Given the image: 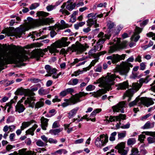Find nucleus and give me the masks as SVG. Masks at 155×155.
Masks as SVG:
<instances>
[{
    "instance_id": "nucleus-1",
    "label": "nucleus",
    "mask_w": 155,
    "mask_h": 155,
    "mask_svg": "<svg viewBox=\"0 0 155 155\" xmlns=\"http://www.w3.org/2000/svg\"><path fill=\"white\" fill-rule=\"evenodd\" d=\"M28 58L25 51L19 53L12 51L0 52V67L9 64H18Z\"/></svg>"
},
{
    "instance_id": "nucleus-2",
    "label": "nucleus",
    "mask_w": 155,
    "mask_h": 155,
    "mask_svg": "<svg viewBox=\"0 0 155 155\" xmlns=\"http://www.w3.org/2000/svg\"><path fill=\"white\" fill-rule=\"evenodd\" d=\"M117 78L119 77L114 74L107 73L105 77H103L99 78L97 80L98 83L100 84L99 86L102 87L104 89L100 90L93 93L92 96L97 97L106 93L107 91L110 89L111 86L114 84V81Z\"/></svg>"
},
{
    "instance_id": "nucleus-3",
    "label": "nucleus",
    "mask_w": 155,
    "mask_h": 155,
    "mask_svg": "<svg viewBox=\"0 0 155 155\" xmlns=\"http://www.w3.org/2000/svg\"><path fill=\"white\" fill-rule=\"evenodd\" d=\"M153 102L151 99L146 97L140 98L138 97L134 101L130 103L129 105L130 107H131L136 105L140 106L141 104H143L147 107H148L153 104Z\"/></svg>"
},
{
    "instance_id": "nucleus-4",
    "label": "nucleus",
    "mask_w": 155,
    "mask_h": 155,
    "mask_svg": "<svg viewBox=\"0 0 155 155\" xmlns=\"http://www.w3.org/2000/svg\"><path fill=\"white\" fill-rule=\"evenodd\" d=\"M103 16V14L97 15L96 13L94 14L93 13L88 14L87 16V18H88L87 21V26L91 27L93 25H94L95 28H97L99 26V24L97 23V20L96 19V17L101 18Z\"/></svg>"
},
{
    "instance_id": "nucleus-5",
    "label": "nucleus",
    "mask_w": 155,
    "mask_h": 155,
    "mask_svg": "<svg viewBox=\"0 0 155 155\" xmlns=\"http://www.w3.org/2000/svg\"><path fill=\"white\" fill-rule=\"evenodd\" d=\"M31 22L29 25L30 28H34L35 27L38 26L43 25H46L53 22V20L52 18H47L41 19H34L31 18Z\"/></svg>"
},
{
    "instance_id": "nucleus-6",
    "label": "nucleus",
    "mask_w": 155,
    "mask_h": 155,
    "mask_svg": "<svg viewBox=\"0 0 155 155\" xmlns=\"http://www.w3.org/2000/svg\"><path fill=\"white\" fill-rule=\"evenodd\" d=\"M133 66L130 63L123 62L120 66L116 67V69L121 75H126L130 70V67L132 68Z\"/></svg>"
},
{
    "instance_id": "nucleus-7",
    "label": "nucleus",
    "mask_w": 155,
    "mask_h": 155,
    "mask_svg": "<svg viewBox=\"0 0 155 155\" xmlns=\"http://www.w3.org/2000/svg\"><path fill=\"white\" fill-rule=\"evenodd\" d=\"M108 136L107 134H101L97 137L95 141V146L99 148L104 146L108 141Z\"/></svg>"
},
{
    "instance_id": "nucleus-8",
    "label": "nucleus",
    "mask_w": 155,
    "mask_h": 155,
    "mask_svg": "<svg viewBox=\"0 0 155 155\" xmlns=\"http://www.w3.org/2000/svg\"><path fill=\"white\" fill-rule=\"evenodd\" d=\"M88 47L89 46L87 44L84 45L79 43L76 45H72L71 50L72 52L75 51L77 54H80L85 51Z\"/></svg>"
},
{
    "instance_id": "nucleus-9",
    "label": "nucleus",
    "mask_w": 155,
    "mask_h": 155,
    "mask_svg": "<svg viewBox=\"0 0 155 155\" xmlns=\"http://www.w3.org/2000/svg\"><path fill=\"white\" fill-rule=\"evenodd\" d=\"M30 21L27 24L25 28H17L15 29V31H14V36L17 38H20L21 36V35L26 31L28 30L29 29L32 28H30V24L31 20V18H30Z\"/></svg>"
},
{
    "instance_id": "nucleus-10",
    "label": "nucleus",
    "mask_w": 155,
    "mask_h": 155,
    "mask_svg": "<svg viewBox=\"0 0 155 155\" xmlns=\"http://www.w3.org/2000/svg\"><path fill=\"white\" fill-rule=\"evenodd\" d=\"M149 76L146 77L145 78H141L139 80V83H134L132 84L133 88L136 91L138 90L142 86L143 83H147L150 80Z\"/></svg>"
},
{
    "instance_id": "nucleus-11",
    "label": "nucleus",
    "mask_w": 155,
    "mask_h": 155,
    "mask_svg": "<svg viewBox=\"0 0 155 155\" xmlns=\"http://www.w3.org/2000/svg\"><path fill=\"white\" fill-rule=\"evenodd\" d=\"M126 105V103L124 101H121L117 105L112 107L113 112H124V110Z\"/></svg>"
},
{
    "instance_id": "nucleus-12",
    "label": "nucleus",
    "mask_w": 155,
    "mask_h": 155,
    "mask_svg": "<svg viewBox=\"0 0 155 155\" xmlns=\"http://www.w3.org/2000/svg\"><path fill=\"white\" fill-rule=\"evenodd\" d=\"M45 68L46 70L47 74H46V76H51L53 78L55 77V73L57 72V70L55 68L52 67L49 65H46L45 66Z\"/></svg>"
},
{
    "instance_id": "nucleus-13",
    "label": "nucleus",
    "mask_w": 155,
    "mask_h": 155,
    "mask_svg": "<svg viewBox=\"0 0 155 155\" xmlns=\"http://www.w3.org/2000/svg\"><path fill=\"white\" fill-rule=\"evenodd\" d=\"M125 143L124 142L118 143L115 147V148L118 150V152L121 154V155H125L127 153V150L124 149Z\"/></svg>"
},
{
    "instance_id": "nucleus-14",
    "label": "nucleus",
    "mask_w": 155,
    "mask_h": 155,
    "mask_svg": "<svg viewBox=\"0 0 155 155\" xmlns=\"http://www.w3.org/2000/svg\"><path fill=\"white\" fill-rule=\"evenodd\" d=\"M87 94L84 92H80L78 94H76L75 95L71 97V100L74 104H76L80 101V98L84 96Z\"/></svg>"
},
{
    "instance_id": "nucleus-15",
    "label": "nucleus",
    "mask_w": 155,
    "mask_h": 155,
    "mask_svg": "<svg viewBox=\"0 0 155 155\" xmlns=\"http://www.w3.org/2000/svg\"><path fill=\"white\" fill-rule=\"evenodd\" d=\"M68 38L63 37L61 40H59L56 41L58 47L61 48L62 47L67 46L70 44V41H67Z\"/></svg>"
},
{
    "instance_id": "nucleus-16",
    "label": "nucleus",
    "mask_w": 155,
    "mask_h": 155,
    "mask_svg": "<svg viewBox=\"0 0 155 155\" xmlns=\"http://www.w3.org/2000/svg\"><path fill=\"white\" fill-rule=\"evenodd\" d=\"M47 50H40L33 52L32 56L35 58L37 60H38L40 57L43 56L44 53L47 51Z\"/></svg>"
},
{
    "instance_id": "nucleus-17",
    "label": "nucleus",
    "mask_w": 155,
    "mask_h": 155,
    "mask_svg": "<svg viewBox=\"0 0 155 155\" xmlns=\"http://www.w3.org/2000/svg\"><path fill=\"white\" fill-rule=\"evenodd\" d=\"M126 117V116L125 114H120L118 116H110L109 117V119L110 122L115 121H120L121 120L125 119Z\"/></svg>"
},
{
    "instance_id": "nucleus-18",
    "label": "nucleus",
    "mask_w": 155,
    "mask_h": 155,
    "mask_svg": "<svg viewBox=\"0 0 155 155\" xmlns=\"http://www.w3.org/2000/svg\"><path fill=\"white\" fill-rule=\"evenodd\" d=\"M29 96L25 101L24 104L28 107L33 108L35 105L34 101H35V98L32 96Z\"/></svg>"
},
{
    "instance_id": "nucleus-19",
    "label": "nucleus",
    "mask_w": 155,
    "mask_h": 155,
    "mask_svg": "<svg viewBox=\"0 0 155 155\" xmlns=\"http://www.w3.org/2000/svg\"><path fill=\"white\" fill-rule=\"evenodd\" d=\"M142 31V29L136 27L135 32L131 38V40L135 42L137 41L140 38V36L138 35Z\"/></svg>"
},
{
    "instance_id": "nucleus-20",
    "label": "nucleus",
    "mask_w": 155,
    "mask_h": 155,
    "mask_svg": "<svg viewBox=\"0 0 155 155\" xmlns=\"http://www.w3.org/2000/svg\"><path fill=\"white\" fill-rule=\"evenodd\" d=\"M57 48H59L58 47L57 44L55 42L52 44L50 46L48 47V49L51 53H54L55 55V53L59 52V51L57 49Z\"/></svg>"
},
{
    "instance_id": "nucleus-21",
    "label": "nucleus",
    "mask_w": 155,
    "mask_h": 155,
    "mask_svg": "<svg viewBox=\"0 0 155 155\" xmlns=\"http://www.w3.org/2000/svg\"><path fill=\"white\" fill-rule=\"evenodd\" d=\"M15 28L13 27L5 28L3 29L2 33L5 34L8 36H14Z\"/></svg>"
},
{
    "instance_id": "nucleus-22",
    "label": "nucleus",
    "mask_w": 155,
    "mask_h": 155,
    "mask_svg": "<svg viewBox=\"0 0 155 155\" xmlns=\"http://www.w3.org/2000/svg\"><path fill=\"white\" fill-rule=\"evenodd\" d=\"M26 149L23 148L18 150V155H37V152L35 153L31 151H26Z\"/></svg>"
},
{
    "instance_id": "nucleus-23",
    "label": "nucleus",
    "mask_w": 155,
    "mask_h": 155,
    "mask_svg": "<svg viewBox=\"0 0 155 155\" xmlns=\"http://www.w3.org/2000/svg\"><path fill=\"white\" fill-rule=\"evenodd\" d=\"M29 91L28 89H25L21 88L17 90L15 92V94L19 95L24 94L25 96H28Z\"/></svg>"
},
{
    "instance_id": "nucleus-24",
    "label": "nucleus",
    "mask_w": 155,
    "mask_h": 155,
    "mask_svg": "<svg viewBox=\"0 0 155 155\" xmlns=\"http://www.w3.org/2000/svg\"><path fill=\"white\" fill-rule=\"evenodd\" d=\"M48 119L42 117L41 119V126L42 129L44 130H46L48 125Z\"/></svg>"
},
{
    "instance_id": "nucleus-25",
    "label": "nucleus",
    "mask_w": 155,
    "mask_h": 155,
    "mask_svg": "<svg viewBox=\"0 0 155 155\" xmlns=\"http://www.w3.org/2000/svg\"><path fill=\"white\" fill-rule=\"evenodd\" d=\"M104 35V33L102 32H101L98 35V37L100 38L98 40L99 43H103L106 39H109L110 36L107 35Z\"/></svg>"
},
{
    "instance_id": "nucleus-26",
    "label": "nucleus",
    "mask_w": 155,
    "mask_h": 155,
    "mask_svg": "<svg viewBox=\"0 0 155 155\" xmlns=\"http://www.w3.org/2000/svg\"><path fill=\"white\" fill-rule=\"evenodd\" d=\"M15 111L21 113L24 111L25 108L23 105L21 103L20 101H19L15 106Z\"/></svg>"
},
{
    "instance_id": "nucleus-27",
    "label": "nucleus",
    "mask_w": 155,
    "mask_h": 155,
    "mask_svg": "<svg viewBox=\"0 0 155 155\" xmlns=\"http://www.w3.org/2000/svg\"><path fill=\"white\" fill-rule=\"evenodd\" d=\"M72 0H68L66 2L67 5L66 6V8L69 11H71L75 7L76 4L75 3H73L71 2Z\"/></svg>"
},
{
    "instance_id": "nucleus-28",
    "label": "nucleus",
    "mask_w": 155,
    "mask_h": 155,
    "mask_svg": "<svg viewBox=\"0 0 155 155\" xmlns=\"http://www.w3.org/2000/svg\"><path fill=\"white\" fill-rule=\"evenodd\" d=\"M78 110L79 107H76L70 111L68 113V117L69 119L73 118L76 115L77 111Z\"/></svg>"
},
{
    "instance_id": "nucleus-29",
    "label": "nucleus",
    "mask_w": 155,
    "mask_h": 155,
    "mask_svg": "<svg viewBox=\"0 0 155 155\" xmlns=\"http://www.w3.org/2000/svg\"><path fill=\"white\" fill-rule=\"evenodd\" d=\"M128 84L127 82L125 81L124 82L119 84L118 85V89H125L128 87Z\"/></svg>"
},
{
    "instance_id": "nucleus-30",
    "label": "nucleus",
    "mask_w": 155,
    "mask_h": 155,
    "mask_svg": "<svg viewBox=\"0 0 155 155\" xmlns=\"http://www.w3.org/2000/svg\"><path fill=\"white\" fill-rule=\"evenodd\" d=\"M86 68H83L82 70H80V69L78 70L77 71H76L75 72H74V73L73 74H72L71 75V76L73 77L74 76H77L79 75L83 74L84 72H86L87 71V69H86Z\"/></svg>"
},
{
    "instance_id": "nucleus-31",
    "label": "nucleus",
    "mask_w": 155,
    "mask_h": 155,
    "mask_svg": "<svg viewBox=\"0 0 155 155\" xmlns=\"http://www.w3.org/2000/svg\"><path fill=\"white\" fill-rule=\"evenodd\" d=\"M33 122V120H31L29 121L24 122L22 124V125L21 127V130H24L25 128L28 127Z\"/></svg>"
},
{
    "instance_id": "nucleus-32",
    "label": "nucleus",
    "mask_w": 155,
    "mask_h": 155,
    "mask_svg": "<svg viewBox=\"0 0 155 155\" xmlns=\"http://www.w3.org/2000/svg\"><path fill=\"white\" fill-rule=\"evenodd\" d=\"M38 127V125L35 124L31 128L29 129L26 131V134H31L33 136L34 134V132L35 129Z\"/></svg>"
},
{
    "instance_id": "nucleus-33",
    "label": "nucleus",
    "mask_w": 155,
    "mask_h": 155,
    "mask_svg": "<svg viewBox=\"0 0 155 155\" xmlns=\"http://www.w3.org/2000/svg\"><path fill=\"white\" fill-rule=\"evenodd\" d=\"M71 97L69 99H65L64 101L65 102L62 103L61 104V105L63 107H64L67 106L69 105H71V104H74L71 101Z\"/></svg>"
},
{
    "instance_id": "nucleus-34",
    "label": "nucleus",
    "mask_w": 155,
    "mask_h": 155,
    "mask_svg": "<svg viewBox=\"0 0 155 155\" xmlns=\"http://www.w3.org/2000/svg\"><path fill=\"white\" fill-rule=\"evenodd\" d=\"M63 128H60L54 130L52 129L50 130L49 133L52 135H55L58 134L59 133L62 131Z\"/></svg>"
},
{
    "instance_id": "nucleus-35",
    "label": "nucleus",
    "mask_w": 155,
    "mask_h": 155,
    "mask_svg": "<svg viewBox=\"0 0 155 155\" xmlns=\"http://www.w3.org/2000/svg\"><path fill=\"white\" fill-rule=\"evenodd\" d=\"M98 46H94V49H91L89 52L88 54L90 57L94 56L95 52L97 50L98 51L97 47Z\"/></svg>"
},
{
    "instance_id": "nucleus-36",
    "label": "nucleus",
    "mask_w": 155,
    "mask_h": 155,
    "mask_svg": "<svg viewBox=\"0 0 155 155\" xmlns=\"http://www.w3.org/2000/svg\"><path fill=\"white\" fill-rule=\"evenodd\" d=\"M44 100L43 99H41L39 101L37 102L35 105V108H40L44 106Z\"/></svg>"
},
{
    "instance_id": "nucleus-37",
    "label": "nucleus",
    "mask_w": 155,
    "mask_h": 155,
    "mask_svg": "<svg viewBox=\"0 0 155 155\" xmlns=\"http://www.w3.org/2000/svg\"><path fill=\"white\" fill-rule=\"evenodd\" d=\"M67 153V151L65 149H60L54 153V154L55 155H61L62 154H65Z\"/></svg>"
},
{
    "instance_id": "nucleus-38",
    "label": "nucleus",
    "mask_w": 155,
    "mask_h": 155,
    "mask_svg": "<svg viewBox=\"0 0 155 155\" xmlns=\"http://www.w3.org/2000/svg\"><path fill=\"white\" fill-rule=\"evenodd\" d=\"M78 82V80L77 78L71 79L68 83V85H76Z\"/></svg>"
},
{
    "instance_id": "nucleus-39",
    "label": "nucleus",
    "mask_w": 155,
    "mask_h": 155,
    "mask_svg": "<svg viewBox=\"0 0 155 155\" xmlns=\"http://www.w3.org/2000/svg\"><path fill=\"white\" fill-rule=\"evenodd\" d=\"M133 93L132 92L131 90H129L127 91L124 94L125 96L129 97L128 101H129L131 100V97L133 96Z\"/></svg>"
},
{
    "instance_id": "nucleus-40",
    "label": "nucleus",
    "mask_w": 155,
    "mask_h": 155,
    "mask_svg": "<svg viewBox=\"0 0 155 155\" xmlns=\"http://www.w3.org/2000/svg\"><path fill=\"white\" fill-rule=\"evenodd\" d=\"M38 90V88L37 87H31V90L28 89L30 91L28 96H33L35 95V94L33 92V91H37Z\"/></svg>"
},
{
    "instance_id": "nucleus-41",
    "label": "nucleus",
    "mask_w": 155,
    "mask_h": 155,
    "mask_svg": "<svg viewBox=\"0 0 155 155\" xmlns=\"http://www.w3.org/2000/svg\"><path fill=\"white\" fill-rule=\"evenodd\" d=\"M98 59H96L93 60L91 62L89 66L87 67L86 69L89 70L92 66H94L95 64L98 61Z\"/></svg>"
},
{
    "instance_id": "nucleus-42",
    "label": "nucleus",
    "mask_w": 155,
    "mask_h": 155,
    "mask_svg": "<svg viewBox=\"0 0 155 155\" xmlns=\"http://www.w3.org/2000/svg\"><path fill=\"white\" fill-rule=\"evenodd\" d=\"M118 54H114L113 55V58L112 62L113 64H115L119 61Z\"/></svg>"
},
{
    "instance_id": "nucleus-43",
    "label": "nucleus",
    "mask_w": 155,
    "mask_h": 155,
    "mask_svg": "<svg viewBox=\"0 0 155 155\" xmlns=\"http://www.w3.org/2000/svg\"><path fill=\"white\" fill-rule=\"evenodd\" d=\"M115 25L114 23L111 21H108L107 22V26L109 29L112 28Z\"/></svg>"
},
{
    "instance_id": "nucleus-44",
    "label": "nucleus",
    "mask_w": 155,
    "mask_h": 155,
    "mask_svg": "<svg viewBox=\"0 0 155 155\" xmlns=\"http://www.w3.org/2000/svg\"><path fill=\"white\" fill-rule=\"evenodd\" d=\"M37 15L38 16L46 17L48 15V13L42 11L38 12L37 13Z\"/></svg>"
},
{
    "instance_id": "nucleus-45",
    "label": "nucleus",
    "mask_w": 155,
    "mask_h": 155,
    "mask_svg": "<svg viewBox=\"0 0 155 155\" xmlns=\"http://www.w3.org/2000/svg\"><path fill=\"white\" fill-rule=\"evenodd\" d=\"M117 133L116 132H114L112 133L109 137V140L110 141H114L115 139V136L117 135Z\"/></svg>"
},
{
    "instance_id": "nucleus-46",
    "label": "nucleus",
    "mask_w": 155,
    "mask_h": 155,
    "mask_svg": "<svg viewBox=\"0 0 155 155\" xmlns=\"http://www.w3.org/2000/svg\"><path fill=\"white\" fill-rule=\"evenodd\" d=\"M136 142L135 138H129L128 140L127 144L128 145H130L134 144Z\"/></svg>"
},
{
    "instance_id": "nucleus-47",
    "label": "nucleus",
    "mask_w": 155,
    "mask_h": 155,
    "mask_svg": "<svg viewBox=\"0 0 155 155\" xmlns=\"http://www.w3.org/2000/svg\"><path fill=\"white\" fill-rule=\"evenodd\" d=\"M153 127V125L151 126L150 123L149 121L147 122L142 127V128L145 129H149Z\"/></svg>"
},
{
    "instance_id": "nucleus-48",
    "label": "nucleus",
    "mask_w": 155,
    "mask_h": 155,
    "mask_svg": "<svg viewBox=\"0 0 155 155\" xmlns=\"http://www.w3.org/2000/svg\"><path fill=\"white\" fill-rule=\"evenodd\" d=\"M95 87L94 85L90 84L86 87V90L88 91H91L94 90Z\"/></svg>"
},
{
    "instance_id": "nucleus-49",
    "label": "nucleus",
    "mask_w": 155,
    "mask_h": 155,
    "mask_svg": "<svg viewBox=\"0 0 155 155\" xmlns=\"http://www.w3.org/2000/svg\"><path fill=\"white\" fill-rule=\"evenodd\" d=\"M39 5V4L38 3H36L33 4L31 5L29 7V8L31 10H32L35 9Z\"/></svg>"
},
{
    "instance_id": "nucleus-50",
    "label": "nucleus",
    "mask_w": 155,
    "mask_h": 155,
    "mask_svg": "<svg viewBox=\"0 0 155 155\" xmlns=\"http://www.w3.org/2000/svg\"><path fill=\"white\" fill-rule=\"evenodd\" d=\"M101 111V109H97L94 110L91 114V116H95L97 114L100 112Z\"/></svg>"
},
{
    "instance_id": "nucleus-51",
    "label": "nucleus",
    "mask_w": 155,
    "mask_h": 155,
    "mask_svg": "<svg viewBox=\"0 0 155 155\" xmlns=\"http://www.w3.org/2000/svg\"><path fill=\"white\" fill-rule=\"evenodd\" d=\"M139 152L137 149L136 148H133L131 150V154L130 155H140L138 154Z\"/></svg>"
},
{
    "instance_id": "nucleus-52",
    "label": "nucleus",
    "mask_w": 155,
    "mask_h": 155,
    "mask_svg": "<svg viewBox=\"0 0 155 155\" xmlns=\"http://www.w3.org/2000/svg\"><path fill=\"white\" fill-rule=\"evenodd\" d=\"M30 36H31V38H36V37L37 36L38 37V36H39L40 34H38L36 33V32H31V33H30Z\"/></svg>"
},
{
    "instance_id": "nucleus-53",
    "label": "nucleus",
    "mask_w": 155,
    "mask_h": 155,
    "mask_svg": "<svg viewBox=\"0 0 155 155\" xmlns=\"http://www.w3.org/2000/svg\"><path fill=\"white\" fill-rule=\"evenodd\" d=\"M142 133H144L146 135L155 137V132H142Z\"/></svg>"
},
{
    "instance_id": "nucleus-54",
    "label": "nucleus",
    "mask_w": 155,
    "mask_h": 155,
    "mask_svg": "<svg viewBox=\"0 0 155 155\" xmlns=\"http://www.w3.org/2000/svg\"><path fill=\"white\" fill-rule=\"evenodd\" d=\"M126 135V132L124 131L123 133H119L118 134V138L121 139L125 137Z\"/></svg>"
},
{
    "instance_id": "nucleus-55",
    "label": "nucleus",
    "mask_w": 155,
    "mask_h": 155,
    "mask_svg": "<svg viewBox=\"0 0 155 155\" xmlns=\"http://www.w3.org/2000/svg\"><path fill=\"white\" fill-rule=\"evenodd\" d=\"M66 91L67 94H72V93H74V88H67L66 89Z\"/></svg>"
},
{
    "instance_id": "nucleus-56",
    "label": "nucleus",
    "mask_w": 155,
    "mask_h": 155,
    "mask_svg": "<svg viewBox=\"0 0 155 155\" xmlns=\"http://www.w3.org/2000/svg\"><path fill=\"white\" fill-rule=\"evenodd\" d=\"M145 138V136L144 135L141 134L139 136L138 140L141 142H143Z\"/></svg>"
},
{
    "instance_id": "nucleus-57",
    "label": "nucleus",
    "mask_w": 155,
    "mask_h": 155,
    "mask_svg": "<svg viewBox=\"0 0 155 155\" xmlns=\"http://www.w3.org/2000/svg\"><path fill=\"white\" fill-rule=\"evenodd\" d=\"M60 126L59 122L58 121H56L53 123L52 127L54 128H58Z\"/></svg>"
},
{
    "instance_id": "nucleus-58",
    "label": "nucleus",
    "mask_w": 155,
    "mask_h": 155,
    "mask_svg": "<svg viewBox=\"0 0 155 155\" xmlns=\"http://www.w3.org/2000/svg\"><path fill=\"white\" fill-rule=\"evenodd\" d=\"M37 145L39 147H43L44 145V143L41 140H38L36 142Z\"/></svg>"
},
{
    "instance_id": "nucleus-59",
    "label": "nucleus",
    "mask_w": 155,
    "mask_h": 155,
    "mask_svg": "<svg viewBox=\"0 0 155 155\" xmlns=\"http://www.w3.org/2000/svg\"><path fill=\"white\" fill-rule=\"evenodd\" d=\"M60 12H62L63 14H65L67 15H68L70 14V13L65 9H61L60 10Z\"/></svg>"
},
{
    "instance_id": "nucleus-60",
    "label": "nucleus",
    "mask_w": 155,
    "mask_h": 155,
    "mask_svg": "<svg viewBox=\"0 0 155 155\" xmlns=\"http://www.w3.org/2000/svg\"><path fill=\"white\" fill-rule=\"evenodd\" d=\"M147 140L148 143H153L155 142V138L151 137H148L147 138Z\"/></svg>"
},
{
    "instance_id": "nucleus-61",
    "label": "nucleus",
    "mask_w": 155,
    "mask_h": 155,
    "mask_svg": "<svg viewBox=\"0 0 155 155\" xmlns=\"http://www.w3.org/2000/svg\"><path fill=\"white\" fill-rule=\"evenodd\" d=\"M48 142L51 143H56L58 141L57 140L52 138H49L48 140Z\"/></svg>"
},
{
    "instance_id": "nucleus-62",
    "label": "nucleus",
    "mask_w": 155,
    "mask_h": 155,
    "mask_svg": "<svg viewBox=\"0 0 155 155\" xmlns=\"http://www.w3.org/2000/svg\"><path fill=\"white\" fill-rule=\"evenodd\" d=\"M38 93L41 95H44L46 94L45 91L43 88H41L38 91Z\"/></svg>"
},
{
    "instance_id": "nucleus-63",
    "label": "nucleus",
    "mask_w": 155,
    "mask_h": 155,
    "mask_svg": "<svg viewBox=\"0 0 155 155\" xmlns=\"http://www.w3.org/2000/svg\"><path fill=\"white\" fill-rule=\"evenodd\" d=\"M14 119L13 117L12 116H9L6 120V123H9L14 121Z\"/></svg>"
},
{
    "instance_id": "nucleus-64",
    "label": "nucleus",
    "mask_w": 155,
    "mask_h": 155,
    "mask_svg": "<svg viewBox=\"0 0 155 155\" xmlns=\"http://www.w3.org/2000/svg\"><path fill=\"white\" fill-rule=\"evenodd\" d=\"M117 50V48L116 47H112L110 48V49L109 50V53H111L114 52V51Z\"/></svg>"
}]
</instances>
